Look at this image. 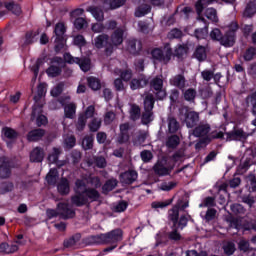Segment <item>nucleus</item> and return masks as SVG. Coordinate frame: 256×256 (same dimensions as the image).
<instances>
[{
    "mask_svg": "<svg viewBox=\"0 0 256 256\" xmlns=\"http://www.w3.org/2000/svg\"><path fill=\"white\" fill-rule=\"evenodd\" d=\"M205 17L213 23H217L219 21V19L217 18V10H215L214 8H207L205 10Z\"/></svg>",
    "mask_w": 256,
    "mask_h": 256,
    "instance_id": "obj_49",
    "label": "nucleus"
},
{
    "mask_svg": "<svg viewBox=\"0 0 256 256\" xmlns=\"http://www.w3.org/2000/svg\"><path fill=\"white\" fill-rule=\"evenodd\" d=\"M209 34L210 33L208 26L195 29V38H197V40H204L205 38H207V35Z\"/></svg>",
    "mask_w": 256,
    "mask_h": 256,
    "instance_id": "obj_39",
    "label": "nucleus"
},
{
    "mask_svg": "<svg viewBox=\"0 0 256 256\" xmlns=\"http://www.w3.org/2000/svg\"><path fill=\"white\" fill-rule=\"evenodd\" d=\"M150 90L152 95L156 96V99L162 101L166 98V89H164V81L160 76H156L150 80Z\"/></svg>",
    "mask_w": 256,
    "mask_h": 256,
    "instance_id": "obj_7",
    "label": "nucleus"
},
{
    "mask_svg": "<svg viewBox=\"0 0 256 256\" xmlns=\"http://www.w3.org/2000/svg\"><path fill=\"white\" fill-rule=\"evenodd\" d=\"M73 26L75 27V29L77 31H82L84 29H87V20H85V18H75V21L73 22Z\"/></svg>",
    "mask_w": 256,
    "mask_h": 256,
    "instance_id": "obj_45",
    "label": "nucleus"
},
{
    "mask_svg": "<svg viewBox=\"0 0 256 256\" xmlns=\"http://www.w3.org/2000/svg\"><path fill=\"white\" fill-rule=\"evenodd\" d=\"M178 219H180V216H178V206H173L172 209L168 210V221L172 222L175 227L176 220Z\"/></svg>",
    "mask_w": 256,
    "mask_h": 256,
    "instance_id": "obj_40",
    "label": "nucleus"
},
{
    "mask_svg": "<svg viewBox=\"0 0 256 256\" xmlns=\"http://www.w3.org/2000/svg\"><path fill=\"white\" fill-rule=\"evenodd\" d=\"M66 32V28L64 27L63 23H56L54 26V35L56 36L55 39L58 41L64 39V33Z\"/></svg>",
    "mask_w": 256,
    "mask_h": 256,
    "instance_id": "obj_34",
    "label": "nucleus"
},
{
    "mask_svg": "<svg viewBox=\"0 0 256 256\" xmlns=\"http://www.w3.org/2000/svg\"><path fill=\"white\" fill-rule=\"evenodd\" d=\"M217 0H198L195 3V11L197 12V15L201 16L203 14V11H205L207 5H211L215 3Z\"/></svg>",
    "mask_w": 256,
    "mask_h": 256,
    "instance_id": "obj_25",
    "label": "nucleus"
},
{
    "mask_svg": "<svg viewBox=\"0 0 256 256\" xmlns=\"http://www.w3.org/2000/svg\"><path fill=\"white\" fill-rule=\"evenodd\" d=\"M156 101H160L156 98V95L152 93L146 94L144 97V113H142V124L148 125L153 120L154 116V104Z\"/></svg>",
    "mask_w": 256,
    "mask_h": 256,
    "instance_id": "obj_3",
    "label": "nucleus"
},
{
    "mask_svg": "<svg viewBox=\"0 0 256 256\" xmlns=\"http://www.w3.org/2000/svg\"><path fill=\"white\" fill-rule=\"evenodd\" d=\"M124 82H130L132 80V70L126 69V70H119V78H117Z\"/></svg>",
    "mask_w": 256,
    "mask_h": 256,
    "instance_id": "obj_51",
    "label": "nucleus"
},
{
    "mask_svg": "<svg viewBox=\"0 0 256 256\" xmlns=\"http://www.w3.org/2000/svg\"><path fill=\"white\" fill-rule=\"evenodd\" d=\"M99 198H101V194L97 189L85 188L83 191H77L75 195L70 197V203L76 207H83L99 201Z\"/></svg>",
    "mask_w": 256,
    "mask_h": 256,
    "instance_id": "obj_2",
    "label": "nucleus"
},
{
    "mask_svg": "<svg viewBox=\"0 0 256 256\" xmlns=\"http://www.w3.org/2000/svg\"><path fill=\"white\" fill-rule=\"evenodd\" d=\"M46 95V84L45 83H40L38 84V89L36 91V95H34V102L36 104L34 105H42L40 104V100Z\"/></svg>",
    "mask_w": 256,
    "mask_h": 256,
    "instance_id": "obj_30",
    "label": "nucleus"
},
{
    "mask_svg": "<svg viewBox=\"0 0 256 256\" xmlns=\"http://www.w3.org/2000/svg\"><path fill=\"white\" fill-rule=\"evenodd\" d=\"M87 85L93 91H99L101 89V81L94 76L87 77Z\"/></svg>",
    "mask_w": 256,
    "mask_h": 256,
    "instance_id": "obj_32",
    "label": "nucleus"
},
{
    "mask_svg": "<svg viewBox=\"0 0 256 256\" xmlns=\"http://www.w3.org/2000/svg\"><path fill=\"white\" fill-rule=\"evenodd\" d=\"M256 56V48L250 47L246 49V52H244V61L250 62L254 59Z\"/></svg>",
    "mask_w": 256,
    "mask_h": 256,
    "instance_id": "obj_57",
    "label": "nucleus"
},
{
    "mask_svg": "<svg viewBox=\"0 0 256 256\" xmlns=\"http://www.w3.org/2000/svg\"><path fill=\"white\" fill-rule=\"evenodd\" d=\"M215 76V73L213 70H203V72H201V78L203 79V81L205 82H211L212 78Z\"/></svg>",
    "mask_w": 256,
    "mask_h": 256,
    "instance_id": "obj_64",
    "label": "nucleus"
},
{
    "mask_svg": "<svg viewBox=\"0 0 256 256\" xmlns=\"http://www.w3.org/2000/svg\"><path fill=\"white\" fill-rule=\"evenodd\" d=\"M199 94L201 95V98L207 100L213 96V91L211 90V87H205L199 90Z\"/></svg>",
    "mask_w": 256,
    "mask_h": 256,
    "instance_id": "obj_63",
    "label": "nucleus"
},
{
    "mask_svg": "<svg viewBox=\"0 0 256 256\" xmlns=\"http://www.w3.org/2000/svg\"><path fill=\"white\" fill-rule=\"evenodd\" d=\"M77 113V105L74 103L64 105V118L74 119Z\"/></svg>",
    "mask_w": 256,
    "mask_h": 256,
    "instance_id": "obj_26",
    "label": "nucleus"
},
{
    "mask_svg": "<svg viewBox=\"0 0 256 256\" xmlns=\"http://www.w3.org/2000/svg\"><path fill=\"white\" fill-rule=\"evenodd\" d=\"M44 161V149L36 147L30 152V162L42 163Z\"/></svg>",
    "mask_w": 256,
    "mask_h": 256,
    "instance_id": "obj_20",
    "label": "nucleus"
},
{
    "mask_svg": "<svg viewBox=\"0 0 256 256\" xmlns=\"http://www.w3.org/2000/svg\"><path fill=\"white\" fill-rule=\"evenodd\" d=\"M100 128H101V120L97 118H93V120H91V122L89 123V132L95 133L99 131Z\"/></svg>",
    "mask_w": 256,
    "mask_h": 256,
    "instance_id": "obj_54",
    "label": "nucleus"
},
{
    "mask_svg": "<svg viewBox=\"0 0 256 256\" xmlns=\"http://www.w3.org/2000/svg\"><path fill=\"white\" fill-rule=\"evenodd\" d=\"M182 122H184V125H186L187 128L198 126L201 123L199 122V113L187 110L184 112V119H182Z\"/></svg>",
    "mask_w": 256,
    "mask_h": 256,
    "instance_id": "obj_12",
    "label": "nucleus"
},
{
    "mask_svg": "<svg viewBox=\"0 0 256 256\" xmlns=\"http://www.w3.org/2000/svg\"><path fill=\"white\" fill-rule=\"evenodd\" d=\"M142 114H144V112L141 113L140 106L133 104L130 111V118L132 119V121H137L138 119H140V117H142Z\"/></svg>",
    "mask_w": 256,
    "mask_h": 256,
    "instance_id": "obj_43",
    "label": "nucleus"
},
{
    "mask_svg": "<svg viewBox=\"0 0 256 256\" xmlns=\"http://www.w3.org/2000/svg\"><path fill=\"white\" fill-rule=\"evenodd\" d=\"M11 175V169L9 165L5 162L0 164V179H7Z\"/></svg>",
    "mask_w": 256,
    "mask_h": 256,
    "instance_id": "obj_50",
    "label": "nucleus"
},
{
    "mask_svg": "<svg viewBox=\"0 0 256 256\" xmlns=\"http://www.w3.org/2000/svg\"><path fill=\"white\" fill-rule=\"evenodd\" d=\"M179 128H180V125L178 124V121H176V119L173 117H169L168 118V132L170 134H175Z\"/></svg>",
    "mask_w": 256,
    "mask_h": 256,
    "instance_id": "obj_42",
    "label": "nucleus"
},
{
    "mask_svg": "<svg viewBox=\"0 0 256 256\" xmlns=\"http://www.w3.org/2000/svg\"><path fill=\"white\" fill-rule=\"evenodd\" d=\"M182 37H183V31H180V29H178V28H173L167 34V38L170 39V40L180 39Z\"/></svg>",
    "mask_w": 256,
    "mask_h": 256,
    "instance_id": "obj_55",
    "label": "nucleus"
},
{
    "mask_svg": "<svg viewBox=\"0 0 256 256\" xmlns=\"http://www.w3.org/2000/svg\"><path fill=\"white\" fill-rule=\"evenodd\" d=\"M3 137L10 141H16L18 139V132L10 127H3L1 130Z\"/></svg>",
    "mask_w": 256,
    "mask_h": 256,
    "instance_id": "obj_28",
    "label": "nucleus"
},
{
    "mask_svg": "<svg viewBox=\"0 0 256 256\" xmlns=\"http://www.w3.org/2000/svg\"><path fill=\"white\" fill-rule=\"evenodd\" d=\"M184 101H187L189 103L195 102V98L197 97V91L193 88H189L187 90H184Z\"/></svg>",
    "mask_w": 256,
    "mask_h": 256,
    "instance_id": "obj_38",
    "label": "nucleus"
},
{
    "mask_svg": "<svg viewBox=\"0 0 256 256\" xmlns=\"http://www.w3.org/2000/svg\"><path fill=\"white\" fill-rule=\"evenodd\" d=\"M44 135H46V130H44L42 128H36V129L30 130V132H28V134L26 135V139L30 143H36V142L42 140Z\"/></svg>",
    "mask_w": 256,
    "mask_h": 256,
    "instance_id": "obj_15",
    "label": "nucleus"
},
{
    "mask_svg": "<svg viewBox=\"0 0 256 256\" xmlns=\"http://www.w3.org/2000/svg\"><path fill=\"white\" fill-rule=\"evenodd\" d=\"M64 63L66 64H77L81 71L87 73L91 70V60L89 58H79L73 57L71 53H64L63 55Z\"/></svg>",
    "mask_w": 256,
    "mask_h": 256,
    "instance_id": "obj_6",
    "label": "nucleus"
},
{
    "mask_svg": "<svg viewBox=\"0 0 256 256\" xmlns=\"http://www.w3.org/2000/svg\"><path fill=\"white\" fill-rule=\"evenodd\" d=\"M115 187H117V180L109 179L99 188H101L103 195H107L109 192L113 191Z\"/></svg>",
    "mask_w": 256,
    "mask_h": 256,
    "instance_id": "obj_29",
    "label": "nucleus"
},
{
    "mask_svg": "<svg viewBox=\"0 0 256 256\" xmlns=\"http://www.w3.org/2000/svg\"><path fill=\"white\" fill-rule=\"evenodd\" d=\"M189 223V219L187 216L182 215L180 218L176 219V226H174V223H172V229H180L183 230L185 227H187V224Z\"/></svg>",
    "mask_w": 256,
    "mask_h": 256,
    "instance_id": "obj_35",
    "label": "nucleus"
},
{
    "mask_svg": "<svg viewBox=\"0 0 256 256\" xmlns=\"http://www.w3.org/2000/svg\"><path fill=\"white\" fill-rule=\"evenodd\" d=\"M13 191V183L11 182H1L0 183V194L4 195Z\"/></svg>",
    "mask_w": 256,
    "mask_h": 256,
    "instance_id": "obj_56",
    "label": "nucleus"
},
{
    "mask_svg": "<svg viewBox=\"0 0 256 256\" xmlns=\"http://www.w3.org/2000/svg\"><path fill=\"white\" fill-rule=\"evenodd\" d=\"M150 55L154 61H158V63L164 65L170 63V59L174 56L172 55V48H170V44H164V50L161 48L152 49Z\"/></svg>",
    "mask_w": 256,
    "mask_h": 256,
    "instance_id": "obj_4",
    "label": "nucleus"
},
{
    "mask_svg": "<svg viewBox=\"0 0 256 256\" xmlns=\"http://www.w3.org/2000/svg\"><path fill=\"white\" fill-rule=\"evenodd\" d=\"M189 52V47L186 44H178L176 48L174 49V52H172V56L183 59L185 55Z\"/></svg>",
    "mask_w": 256,
    "mask_h": 256,
    "instance_id": "obj_24",
    "label": "nucleus"
},
{
    "mask_svg": "<svg viewBox=\"0 0 256 256\" xmlns=\"http://www.w3.org/2000/svg\"><path fill=\"white\" fill-rule=\"evenodd\" d=\"M125 33V29L122 27H117V29L113 30L111 36H109V40L113 45L119 46L123 43V34Z\"/></svg>",
    "mask_w": 256,
    "mask_h": 256,
    "instance_id": "obj_17",
    "label": "nucleus"
},
{
    "mask_svg": "<svg viewBox=\"0 0 256 256\" xmlns=\"http://www.w3.org/2000/svg\"><path fill=\"white\" fill-rule=\"evenodd\" d=\"M256 15V0L250 1L244 10V18H252Z\"/></svg>",
    "mask_w": 256,
    "mask_h": 256,
    "instance_id": "obj_31",
    "label": "nucleus"
},
{
    "mask_svg": "<svg viewBox=\"0 0 256 256\" xmlns=\"http://www.w3.org/2000/svg\"><path fill=\"white\" fill-rule=\"evenodd\" d=\"M127 210V202L121 200L113 207V212L115 213H123Z\"/></svg>",
    "mask_w": 256,
    "mask_h": 256,
    "instance_id": "obj_61",
    "label": "nucleus"
},
{
    "mask_svg": "<svg viewBox=\"0 0 256 256\" xmlns=\"http://www.w3.org/2000/svg\"><path fill=\"white\" fill-rule=\"evenodd\" d=\"M32 122L36 121V127L41 128L48 124V118L42 115V104H34L32 106V114L30 116Z\"/></svg>",
    "mask_w": 256,
    "mask_h": 256,
    "instance_id": "obj_8",
    "label": "nucleus"
},
{
    "mask_svg": "<svg viewBox=\"0 0 256 256\" xmlns=\"http://www.w3.org/2000/svg\"><path fill=\"white\" fill-rule=\"evenodd\" d=\"M138 180V172L136 170H128L119 174V181L124 185H132Z\"/></svg>",
    "mask_w": 256,
    "mask_h": 256,
    "instance_id": "obj_13",
    "label": "nucleus"
},
{
    "mask_svg": "<svg viewBox=\"0 0 256 256\" xmlns=\"http://www.w3.org/2000/svg\"><path fill=\"white\" fill-rule=\"evenodd\" d=\"M60 73H62V69L58 66L50 65V67L46 69V75L50 78H56L60 76Z\"/></svg>",
    "mask_w": 256,
    "mask_h": 256,
    "instance_id": "obj_41",
    "label": "nucleus"
},
{
    "mask_svg": "<svg viewBox=\"0 0 256 256\" xmlns=\"http://www.w3.org/2000/svg\"><path fill=\"white\" fill-rule=\"evenodd\" d=\"M93 43L95 45V48L103 50V53L106 57H111V54H113V48L117 47L113 42L109 40V35L107 34H101L93 40Z\"/></svg>",
    "mask_w": 256,
    "mask_h": 256,
    "instance_id": "obj_5",
    "label": "nucleus"
},
{
    "mask_svg": "<svg viewBox=\"0 0 256 256\" xmlns=\"http://www.w3.org/2000/svg\"><path fill=\"white\" fill-rule=\"evenodd\" d=\"M189 129H193L191 130V136L195 138L206 137L207 135H209V133H211V125L203 121L199 123V125H196L195 127Z\"/></svg>",
    "mask_w": 256,
    "mask_h": 256,
    "instance_id": "obj_11",
    "label": "nucleus"
},
{
    "mask_svg": "<svg viewBox=\"0 0 256 256\" xmlns=\"http://www.w3.org/2000/svg\"><path fill=\"white\" fill-rule=\"evenodd\" d=\"M181 239H183V236H180V233H178V229L174 228L172 231L168 233V240L173 242H178Z\"/></svg>",
    "mask_w": 256,
    "mask_h": 256,
    "instance_id": "obj_59",
    "label": "nucleus"
},
{
    "mask_svg": "<svg viewBox=\"0 0 256 256\" xmlns=\"http://www.w3.org/2000/svg\"><path fill=\"white\" fill-rule=\"evenodd\" d=\"M56 213H60V219L62 220H70L75 218L76 212L69 206V203L58 202L56 204Z\"/></svg>",
    "mask_w": 256,
    "mask_h": 256,
    "instance_id": "obj_9",
    "label": "nucleus"
},
{
    "mask_svg": "<svg viewBox=\"0 0 256 256\" xmlns=\"http://www.w3.org/2000/svg\"><path fill=\"white\" fill-rule=\"evenodd\" d=\"M215 42H218L221 46L225 48L233 47L235 44V34L232 32L225 33V36L223 37H217V39H211Z\"/></svg>",
    "mask_w": 256,
    "mask_h": 256,
    "instance_id": "obj_14",
    "label": "nucleus"
},
{
    "mask_svg": "<svg viewBox=\"0 0 256 256\" xmlns=\"http://www.w3.org/2000/svg\"><path fill=\"white\" fill-rule=\"evenodd\" d=\"M58 178V172L56 169H50L48 174L46 175V183L48 185H56V179Z\"/></svg>",
    "mask_w": 256,
    "mask_h": 256,
    "instance_id": "obj_46",
    "label": "nucleus"
},
{
    "mask_svg": "<svg viewBox=\"0 0 256 256\" xmlns=\"http://www.w3.org/2000/svg\"><path fill=\"white\" fill-rule=\"evenodd\" d=\"M179 143H180V139L178 138V136L172 135L168 137V139L166 140V147L168 149H175L176 147H178Z\"/></svg>",
    "mask_w": 256,
    "mask_h": 256,
    "instance_id": "obj_47",
    "label": "nucleus"
},
{
    "mask_svg": "<svg viewBox=\"0 0 256 256\" xmlns=\"http://www.w3.org/2000/svg\"><path fill=\"white\" fill-rule=\"evenodd\" d=\"M148 84H150V80H148L146 76L142 75L138 78L132 79L130 82V89H132V91L144 89L146 86H148Z\"/></svg>",
    "mask_w": 256,
    "mask_h": 256,
    "instance_id": "obj_16",
    "label": "nucleus"
},
{
    "mask_svg": "<svg viewBox=\"0 0 256 256\" xmlns=\"http://www.w3.org/2000/svg\"><path fill=\"white\" fill-rule=\"evenodd\" d=\"M91 240L97 245H111L103 249V253H111L117 248V243L123 240V231L120 228L113 229L104 234L91 236Z\"/></svg>",
    "mask_w": 256,
    "mask_h": 256,
    "instance_id": "obj_1",
    "label": "nucleus"
},
{
    "mask_svg": "<svg viewBox=\"0 0 256 256\" xmlns=\"http://www.w3.org/2000/svg\"><path fill=\"white\" fill-rule=\"evenodd\" d=\"M152 170L158 176H167L170 174V170L167 167H165L162 161L160 160H158L156 164H154V167H152Z\"/></svg>",
    "mask_w": 256,
    "mask_h": 256,
    "instance_id": "obj_23",
    "label": "nucleus"
},
{
    "mask_svg": "<svg viewBox=\"0 0 256 256\" xmlns=\"http://www.w3.org/2000/svg\"><path fill=\"white\" fill-rule=\"evenodd\" d=\"M154 156L152 155V152L150 150H144L140 152V159H142V162L144 163H150Z\"/></svg>",
    "mask_w": 256,
    "mask_h": 256,
    "instance_id": "obj_60",
    "label": "nucleus"
},
{
    "mask_svg": "<svg viewBox=\"0 0 256 256\" xmlns=\"http://www.w3.org/2000/svg\"><path fill=\"white\" fill-rule=\"evenodd\" d=\"M89 12H91V15H93V18L97 20V22L103 21V11L97 7H91L89 8Z\"/></svg>",
    "mask_w": 256,
    "mask_h": 256,
    "instance_id": "obj_52",
    "label": "nucleus"
},
{
    "mask_svg": "<svg viewBox=\"0 0 256 256\" xmlns=\"http://www.w3.org/2000/svg\"><path fill=\"white\" fill-rule=\"evenodd\" d=\"M173 199L170 198L164 201H154L151 204L152 209H164L172 204Z\"/></svg>",
    "mask_w": 256,
    "mask_h": 256,
    "instance_id": "obj_44",
    "label": "nucleus"
},
{
    "mask_svg": "<svg viewBox=\"0 0 256 256\" xmlns=\"http://www.w3.org/2000/svg\"><path fill=\"white\" fill-rule=\"evenodd\" d=\"M239 185H241V179L239 177H233V179H230L227 182V185H225V184L221 185V190H225V188H227V186L231 189H235V188L239 187Z\"/></svg>",
    "mask_w": 256,
    "mask_h": 256,
    "instance_id": "obj_48",
    "label": "nucleus"
},
{
    "mask_svg": "<svg viewBox=\"0 0 256 256\" xmlns=\"http://www.w3.org/2000/svg\"><path fill=\"white\" fill-rule=\"evenodd\" d=\"M5 9H7V11H12V13L17 16H20V14L22 13V7L20 6V4L14 2L5 3Z\"/></svg>",
    "mask_w": 256,
    "mask_h": 256,
    "instance_id": "obj_33",
    "label": "nucleus"
},
{
    "mask_svg": "<svg viewBox=\"0 0 256 256\" xmlns=\"http://www.w3.org/2000/svg\"><path fill=\"white\" fill-rule=\"evenodd\" d=\"M56 190L58 191V194L60 196H66L69 195V192H71V186H69V180L65 177L60 178V182H58V185L56 186Z\"/></svg>",
    "mask_w": 256,
    "mask_h": 256,
    "instance_id": "obj_18",
    "label": "nucleus"
},
{
    "mask_svg": "<svg viewBox=\"0 0 256 256\" xmlns=\"http://www.w3.org/2000/svg\"><path fill=\"white\" fill-rule=\"evenodd\" d=\"M246 106L252 107V115L256 117V91L246 97ZM252 126L256 127V118L252 120Z\"/></svg>",
    "mask_w": 256,
    "mask_h": 256,
    "instance_id": "obj_19",
    "label": "nucleus"
},
{
    "mask_svg": "<svg viewBox=\"0 0 256 256\" xmlns=\"http://www.w3.org/2000/svg\"><path fill=\"white\" fill-rule=\"evenodd\" d=\"M95 138L93 135H87L85 138H83V149L85 151L93 149V141Z\"/></svg>",
    "mask_w": 256,
    "mask_h": 256,
    "instance_id": "obj_53",
    "label": "nucleus"
},
{
    "mask_svg": "<svg viewBox=\"0 0 256 256\" xmlns=\"http://www.w3.org/2000/svg\"><path fill=\"white\" fill-rule=\"evenodd\" d=\"M142 51V43L137 39H132L128 42V52L134 56L140 55Z\"/></svg>",
    "mask_w": 256,
    "mask_h": 256,
    "instance_id": "obj_21",
    "label": "nucleus"
},
{
    "mask_svg": "<svg viewBox=\"0 0 256 256\" xmlns=\"http://www.w3.org/2000/svg\"><path fill=\"white\" fill-rule=\"evenodd\" d=\"M87 119H91L84 116H79V119L77 120V131L83 132L85 130V127L87 126Z\"/></svg>",
    "mask_w": 256,
    "mask_h": 256,
    "instance_id": "obj_58",
    "label": "nucleus"
},
{
    "mask_svg": "<svg viewBox=\"0 0 256 256\" xmlns=\"http://www.w3.org/2000/svg\"><path fill=\"white\" fill-rule=\"evenodd\" d=\"M170 84L180 90L185 89V76L183 74H177L170 80Z\"/></svg>",
    "mask_w": 256,
    "mask_h": 256,
    "instance_id": "obj_27",
    "label": "nucleus"
},
{
    "mask_svg": "<svg viewBox=\"0 0 256 256\" xmlns=\"http://www.w3.org/2000/svg\"><path fill=\"white\" fill-rule=\"evenodd\" d=\"M74 44L79 48H83L87 45V41L85 40V37L82 34H79L75 36Z\"/></svg>",
    "mask_w": 256,
    "mask_h": 256,
    "instance_id": "obj_62",
    "label": "nucleus"
},
{
    "mask_svg": "<svg viewBox=\"0 0 256 256\" xmlns=\"http://www.w3.org/2000/svg\"><path fill=\"white\" fill-rule=\"evenodd\" d=\"M193 58L197 59L199 63L205 62V60H207V48L201 45L197 46L193 52Z\"/></svg>",
    "mask_w": 256,
    "mask_h": 256,
    "instance_id": "obj_22",
    "label": "nucleus"
},
{
    "mask_svg": "<svg viewBox=\"0 0 256 256\" xmlns=\"http://www.w3.org/2000/svg\"><path fill=\"white\" fill-rule=\"evenodd\" d=\"M212 141L213 140H211V138L209 137L199 138V140H197V143H195V150L201 151L207 148V146L211 144Z\"/></svg>",
    "mask_w": 256,
    "mask_h": 256,
    "instance_id": "obj_36",
    "label": "nucleus"
},
{
    "mask_svg": "<svg viewBox=\"0 0 256 256\" xmlns=\"http://www.w3.org/2000/svg\"><path fill=\"white\" fill-rule=\"evenodd\" d=\"M227 136V141H235V142H246L250 134L248 132H244L241 128H233V130L225 133Z\"/></svg>",
    "mask_w": 256,
    "mask_h": 256,
    "instance_id": "obj_10",
    "label": "nucleus"
},
{
    "mask_svg": "<svg viewBox=\"0 0 256 256\" xmlns=\"http://www.w3.org/2000/svg\"><path fill=\"white\" fill-rule=\"evenodd\" d=\"M81 238L80 235H75L72 236L66 240H64V242H62V246L66 249L72 248L75 245H77V243H79V239Z\"/></svg>",
    "mask_w": 256,
    "mask_h": 256,
    "instance_id": "obj_37",
    "label": "nucleus"
}]
</instances>
